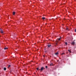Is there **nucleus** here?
<instances>
[{"label": "nucleus", "mask_w": 76, "mask_h": 76, "mask_svg": "<svg viewBox=\"0 0 76 76\" xmlns=\"http://www.w3.org/2000/svg\"><path fill=\"white\" fill-rule=\"evenodd\" d=\"M4 70H6V68L5 67L4 68Z\"/></svg>", "instance_id": "obj_10"}, {"label": "nucleus", "mask_w": 76, "mask_h": 76, "mask_svg": "<svg viewBox=\"0 0 76 76\" xmlns=\"http://www.w3.org/2000/svg\"><path fill=\"white\" fill-rule=\"evenodd\" d=\"M58 52H57L56 53H55V55H56V56L58 55Z\"/></svg>", "instance_id": "obj_6"}, {"label": "nucleus", "mask_w": 76, "mask_h": 76, "mask_svg": "<svg viewBox=\"0 0 76 76\" xmlns=\"http://www.w3.org/2000/svg\"><path fill=\"white\" fill-rule=\"evenodd\" d=\"M75 32H76V29L75 30Z\"/></svg>", "instance_id": "obj_18"}, {"label": "nucleus", "mask_w": 76, "mask_h": 76, "mask_svg": "<svg viewBox=\"0 0 76 76\" xmlns=\"http://www.w3.org/2000/svg\"><path fill=\"white\" fill-rule=\"evenodd\" d=\"M68 51H69V52L70 53H72V52L71 51V50H69Z\"/></svg>", "instance_id": "obj_8"}, {"label": "nucleus", "mask_w": 76, "mask_h": 76, "mask_svg": "<svg viewBox=\"0 0 76 76\" xmlns=\"http://www.w3.org/2000/svg\"><path fill=\"white\" fill-rule=\"evenodd\" d=\"M56 45H57V43L56 44Z\"/></svg>", "instance_id": "obj_20"}, {"label": "nucleus", "mask_w": 76, "mask_h": 76, "mask_svg": "<svg viewBox=\"0 0 76 76\" xmlns=\"http://www.w3.org/2000/svg\"><path fill=\"white\" fill-rule=\"evenodd\" d=\"M0 32L2 34V35H3L4 34V31H3V30L1 29H0Z\"/></svg>", "instance_id": "obj_1"}, {"label": "nucleus", "mask_w": 76, "mask_h": 76, "mask_svg": "<svg viewBox=\"0 0 76 76\" xmlns=\"http://www.w3.org/2000/svg\"><path fill=\"white\" fill-rule=\"evenodd\" d=\"M48 47H50V46H51V45H48Z\"/></svg>", "instance_id": "obj_12"}, {"label": "nucleus", "mask_w": 76, "mask_h": 76, "mask_svg": "<svg viewBox=\"0 0 76 76\" xmlns=\"http://www.w3.org/2000/svg\"><path fill=\"white\" fill-rule=\"evenodd\" d=\"M6 49H8V48H4V50H6Z\"/></svg>", "instance_id": "obj_11"}, {"label": "nucleus", "mask_w": 76, "mask_h": 76, "mask_svg": "<svg viewBox=\"0 0 76 76\" xmlns=\"http://www.w3.org/2000/svg\"><path fill=\"white\" fill-rule=\"evenodd\" d=\"M61 38H59L58 39V40H59V41H60V40L61 39V37H60Z\"/></svg>", "instance_id": "obj_14"}, {"label": "nucleus", "mask_w": 76, "mask_h": 76, "mask_svg": "<svg viewBox=\"0 0 76 76\" xmlns=\"http://www.w3.org/2000/svg\"><path fill=\"white\" fill-rule=\"evenodd\" d=\"M68 29H69V28H66V30H68Z\"/></svg>", "instance_id": "obj_17"}, {"label": "nucleus", "mask_w": 76, "mask_h": 76, "mask_svg": "<svg viewBox=\"0 0 76 76\" xmlns=\"http://www.w3.org/2000/svg\"><path fill=\"white\" fill-rule=\"evenodd\" d=\"M48 67L47 66H46V68H47Z\"/></svg>", "instance_id": "obj_19"}, {"label": "nucleus", "mask_w": 76, "mask_h": 76, "mask_svg": "<svg viewBox=\"0 0 76 76\" xmlns=\"http://www.w3.org/2000/svg\"><path fill=\"white\" fill-rule=\"evenodd\" d=\"M37 70L38 71V70H40V69H39V68H37Z\"/></svg>", "instance_id": "obj_5"}, {"label": "nucleus", "mask_w": 76, "mask_h": 76, "mask_svg": "<svg viewBox=\"0 0 76 76\" xmlns=\"http://www.w3.org/2000/svg\"><path fill=\"white\" fill-rule=\"evenodd\" d=\"M10 67V65H9L8 67V68H9V67Z\"/></svg>", "instance_id": "obj_15"}, {"label": "nucleus", "mask_w": 76, "mask_h": 76, "mask_svg": "<svg viewBox=\"0 0 76 76\" xmlns=\"http://www.w3.org/2000/svg\"><path fill=\"white\" fill-rule=\"evenodd\" d=\"M64 54V53H62L61 55H63V54Z\"/></svg>", "instance_id": "obj_16"}, {"label": "nucleus", "mask_w": 76, "mask_h": 76, "mask_svg": "<svg viewBox=\"0 0 76 76\" xmlns=\"http://www.w3.org/2000/svg\"><path fill=\"white\" fill-rule=\"evenodd\" d=\"M45 17H42V19L43 20H45Z\"/></svg>", "instance_id": "obj_7"}, {"label": "nucleus", "mask_w": 76, "mask_h": 76, "mask_svg": "<svg viewBox=\"0 0 76 76\" xmlns=\"http://www.w3.org/2000/svg\"><path fill=\"white\" fill-rule=\"evenodd\" d=\"M50 66H53V63H51V64L50 65Z\"/></svg>", "instance_id": "obj_4"}, {"label": "nucleus", "mask_w": 76, "mask_h": 76, "mask_svg": "<svg viewBox=\"0 0 76 76\" xmlns=\"http://www.w3.org/2000/svg\"><path fill=\"white\" fill-rule=\"evenodd\" d=\"M65 44H66V45H67V42H66L65 43Z\"/></svg>", "instance_id": "obj_13"}, {"label": "nucleus", "mask_w": 76, "mask_h": 76, "mask_svg": "<svg viewBox=\"0 0 76 76\" xmlns=\"http://www.w3.org/2000/svg\"><path fill=\"white\" fill-rule=\"evenodd\" d=\"M44 69V68L43 67H42L40 69V70L41 71H42Z\"/></svg>", "instance_id": "obj_2"}, {"label": "nucleus", "mask_w": 76, "mask_h": 76, "mask_svg": "<svg viewBox=\"0 0 76 76\" xmlns=\"http://www.w3.org/2000/svg\"><path fill=\"white\" fill-rule=\"evenodd\" d=\"M13 15H15V12H13Z\"/></svg>", "instance_id": "obj_9"}, {"label": "nucleus", "mask_w": 76, "mask_h": 76, "mask_svg": "<svg viewBox=\"0 0 76 76\" xmlns=\"http://www.w3.org/2000/svg\"><path fill=\"white\" fill-rule=\"evenodd\" d=\"M75 44V42H73L72 43V45H74Z\"/></svg>", "instance_id": "obj_3"}]
</instances>
